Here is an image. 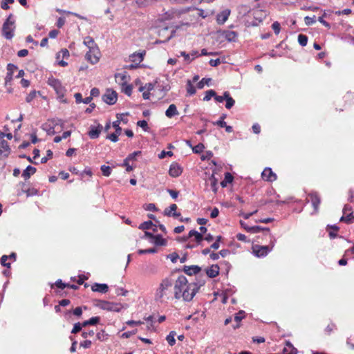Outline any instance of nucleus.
Instances as JSON below:
<instances>
[{"label": "nucleus", "mask_w": 354, "mask_h": 354, "mask_svg": "<svg viewBox=\"0 0 354 354\" xmlns=\"http://www.w3.org/2000/svg\"><path fill=\"white\" fill-rule=\"evenodd\" d=\"M174 293L176 299L190 301L196 294V285L189 283L184 275H180L175 281Z\"/></svg>", "instance_id": "1"}, {"label": "nucleus", "mask_w": 354, "mask_h": 354, "mask_svg": "<svg viewBox=\"0 0 354 354\" xmlns=\"http://www.w3.org/2000/svg\"><path fill=\"white\" fill-rule=\"evenodd\" d=\"M84 44L89 48V50L85 55L86 59L92 64L97 63L100 59V52L93 39L91 37H85Z\"/></svg>", "instance_id": "2"}, {"label": "nucleus", "mask_w": 354, "mask_h": 354, "mask_svg": "<svg viewBox=\"0 0 354 354\" xmlns=\"http://www.w3.org/2000/svg\"><path fill=\"white\" fill-rule=\"evenodd\" d=\"M15 20L13 15L10 14L3 24L2 35L7 39H10L14 36Z\"/></svg>", "instance_id": "3"}, {"label": "nucleus", "mask_w": 354, "mask_h": 354, "mask_svg": "<svg viewBox=\"0 0 354 354\" xmlns=\"http://www.w3.org/2000/svg\"><path fill=\"white\" fill-rule=\"evenodd\" d=\"M48 84L51 86L57 95V97L62 102L65 100H62L66 93V88L62 86L60 80L53 77H50L48 79Z\"/></svg>", "instance_id": "4"}, {"label": "nucleus", "mask_w": 354, "mask_h": 354, "mask_svg": "<svg viewBox=\"0 0 354 354\" xmlns=\"http://www.w3.org/2000/svg\"><path fill=\"white\" fill-rule=\"evenodd\" d=\"M5 133L0 131V155L3 158H8L10 153V148L7 141L4 140Z\"/></svg>", "instance_id": "5"}, {"label": "nucleus", "mask_w": 354, "mask_h": 354, "mask_svg": "<svg viewBox=\"0 0 354 354\" xmlns=\"http://www.w3.org/2000/svg\"><path fill=\"white\" fill-rule=\"evenodd\" d=\"M95 305L97 307L100 308L102 310H121V308H124V306H121L120 304H112L109 302H106L104 301H96Z\"/></svg>", "instance_id": "6"}, {"label": "nucleus", "mask_w": 354, "mask_h": 354, "mask_svg": "<svg viewBox=\"0 0 354 354\" xmlns=\"http://www.w3.org/2000/svg\"><path fill=\"white\" fill-rule=\"evenodd\" d=\"M171 285L172 283L169 279H165L162 280L157 290L156 297L159 299L162 298L165 295H166V291L171 286Z\"/></svg>", "instance_id": "7"}, {"label": "nucleus", "mask_w": 354, "mask_h": 354, "mask_svg": "<svg viewBox=\"0 0 354 354\" xmlns=\"http://www.w3.org/2000/svg\"><path fill=\"white\" fill-rule=\"evenodd\" d=\"M118 94L115 91L108 89L102 96L103 100L108 104L113 105L117 101Z\"/></svg>", "instance_id": "8"}, {"label": "nucleus", "mask_w": 354, "mask_h": 354, "mask_svg": "<svg viewBox=\"0 0 354 354\" xmlns=\"http://www.w3.org/2000/svg\"><path fill=\"white\" fill-rule=\"evenodd\" d=\"M218 33L220 36L225 38L227 41H236L238 33L235 31L225 30L222 31H218Z\"/></svg>", "instance_id": "9"}, {"label": "nucleus", "mask_w": 354, "mask_h": 354, "mask_svg": "<svg viewBox=\"0 0 354 354\" xmlns=\"http://www.w3.org/2000/svg\"><path fill=\"white\" fill-rule=\"evenodd\" d=\"M261 177L263 180L268 182H273L277 179V175L270 167H266L264 169L261 173Z\"/></svg>", "instance_id": "10"}, {"label": "nucleus", "mask_w": 354, "mask_h": 354, "mask_svg": "<svg viewBox=\"0 0 354 354\" xmlns=\"http://www.w3.org/2000/svg\"><path fill=\"white\" fill-rule=\"evenodd\" d=\"M309 200H310L312 205L314 207L315 213H317L319 209V206L321 203V199L317 193H310L308 194Z\"/></svg>", "instance_id": "11"}, {"label": "nucleus", "mask_w": 354, "mask_h": 354, "mask_svg": "<svg viewBox=\"0 0 354 354\" xmlns=\"http://www.w3.org/2000/svg\"><path fill=\"white\" fill-rule=\"evenodd\" d=\"M178 207L176 204H171L168 208L164 211V214L167 216H172L174 218H178L180 213L176 212Z\"/></svg>", "instance_id": "12"}, {"label": "nucleus", "mask_w": 354, "mask_h": 354, "mask_svg": "<svg viewBox=\"0 0 354 354\" xmlns=\"http://www.w3.org/2000/svg\"><path fill=\"white\" fill-rule=\"evenodd\" d=\"M182 168L178 163L174 162L170 165L169 174L171 176L178 177L182 174Z\"/></svg>", "instance_id": "13"}, {"label": "nucleus", "mask_w": 354, "mask_h": 354, "mask_svg": "<svg viewBox=\"0 0 354 354\" xmlns=\"http://www.w3.org/2000/svg\"><path fill=\"white\" fill-rule=\"evenodd\" d=\"M183 271L188 275L198 274L201 272V268L196 265L190 266H185L183 267Z\"/></svg>", "instance_id": "14"}, {"label": "nucleus", "mask_w": 354, "mask_h": 354, "mask_svg": "<svg viewBox=\"0 0 354 354\" xmlns=\"http://www.w3.org/2000/svg\"><path fill=\"white\" fill-rule=\"evenodd\" d=\"M219 274V267L218 265H212L205 270V276L209 278H214Z\"/></svg>", "instance_id": "15"}, {"label": "nucleus", "mask_w": 354, "mask_h": 354, "mask_svg": "<svg viewBox=\"0 0 354 354\" xmlns=\"http://www.w3.org/2000/svg\"><path fill=\"white\" fill-rule=\"evenodd\" d=\"M230 15V10L225 9L218 13L216 17V21L218 24H223L228 19Z\"/></svg>", "instance_id": "16"}, {"label": "nucleus", "mask_w": 354, "mask_h": 354, "mask_svg": "<svg viewBox=\"0 0 354 354\" xmlns=\"http://www.w3.org/2000/svg\"><path fill=\"white\" fill-rule=\"evenodd\" d=\"M268 246H256L254 248V252L258 257H265L270 252Z\"/></svg>", "instance_id": "17"}, {"label": "nucleus", "mask_w": 354, "mask_h": 354, "mask_svg": "<svg viewBox=\"0 0 354 354\" xmlns=\"http://www.w3.org/2000/svg\"><path fill=\"white\" fill-rule=\"evenodd\" d=\"M102 126L100 124L97 127H91V130L88 131V136L91 139L97 138L102 130Z\"/></svg>", "instance_id": "18"}, {"label": "nucleus", "mask_w": 354, "mask_h": 354, "mask_svg": "<svg viewBox=\"0 0 354 354\" xmlns=\"http://www.w3.org/2000/svg\"><path fill=\"white\" fill-rule=\"evenodd\" d=\"M91 290L94 292L106 293L109 290V286L105 283H95L91 286Z\"/></svg>", "instance_id": "19"}, {"label": "nucleus", "mask_w": 354, "mask_h": 354, "mask_svg": "<svg viewBox=\"0 0 354 354\" xmlns=\"http://www.w3.org/2000/svg\"><path fill=\"white\" fill-rule=\"evenodd\" d=\"M198 279H196V281L192 282L194 285H196V292L198 291L201 287L204 286L205 283V280L207 279V277L204 273H199L197 276Z\"/></svg>", "instance_id": "20"}, {"label": "nucleus", "mask_w": 354, "mask_h": 354, "mask_svg": "<svg viewBox=\"0 0 354 354\" xmlns=\"http://www.w3.org/2000/svg\"><path fill=\"white\" fill-rule=\"evenodd\" d=\"M129 77L128 76L127 72H123L115 75L116 82H118L122 86L127 84Z\"/></svg>", "instance_id": "21"}, {"label": "nucleus", "mask_w": 354, "mask_h": 354, "mask_svg": "<svg viewBox=\"0 0 354 354\" xmlns=\"http://www.w3.org/2000/svg\"><path fill=\"white\" fill-rule=\"evenodd\" d=\"M165 115L169 118H171L174 115H178V111L177 110L176 106L174 104H170L167 111H165Z\"/></svg>", "instance_id": "22"}, {"label": "nucleus", "mask_w": 354, "mask_h": 354, "mask_svg": "<svg viewBox=\"0 0 354 354\" xmlns=\"http://www.w3.org/2000/svg\"><path fill=\"white\" fill-rule=\"evenodd\" d=\"M297 350L292 346V344L287 342L286 347L283 349V354H297Z\"/></svg>", "instance_id": "23"}, {"label": "nucleus", "mask_w": 354, "mask_h": 354, "mask_svg": "<svg viewBox=\"0 0 354 354\" xmlns=\"http://www.w3.org/2000/svg\"><path fill=\"white\" fill-rule=\"evenodd\" d=\"M225 100L226 101L225 107L227 109H231L235 103L234 100L230 95L229 92H224Z\"/></svg>", "instance_id": "24"}, {"label": "nucleus", "mask_w": 354, "mask_h": 354, "mask_svg": "<svg viewBox=\"0 0 354 354\" xmlns=\"http://www.w3.org/2000/svg\"><path fill=\"white\" fill-rule=\"evenodd\" d=\"M36 168L30 165L28 166L26 169L23 171L22 176L26 179H28L31 175H33L36 172Z\"/></svg>", "instance_id": "25"}, {"label": "nucleus", "mask_w": 354, "mask_h": 354, "mask_svg": "<svg viewBox=\"0 0 354 354\" xmlns=\"http://www.w3.org/2000/svg\"><path fill=\"white\" fill-rule=\"evenodd\" d=\"M188 236L189 238L194 236L196 241L198 243H201L203 240V236L202 234L194 230L189 231Z\"/></svg>", "instance_id": "26"}, {"label": "nucleus", "mask_w": 354, "mask_h": 354, "mask_svg": "<svg viewBox=\"0 0 354 354\" xmlns=\"http://www.w3.org/2000/svg\"><path fill=\"white\" fill-rule=\"evenodd\" d=\"M208 182L210 183V185H211V187H212V189L216 193L217 192V189H218V180L217 178L215 177L214 174H212L209 179H208Z\"/></svg>", "instance_id": "27"}, {"label": "nucleus", "mask_w": 354, "mask_h": 354, "mask_svg": "<svg viewBox=\"0 0 354 354\" xmlns=\"http://www.w3.org/2000/svg\"><path fill=\"white\" fill-rule=\"evenodd\" d=\"M233 181V176L229 172L225 174V178L221 181V185L223 187H225L227 183H231Z\"/></svg>", "instance_id": "28"}, {"label": "nucleus", "mask_w": 354, "mask_h": 354, "mask_svg": "<svg viewBox=\"0 0 354 354\" xmlns=\"http://www.w3.org/2000/svg\"><path fill=\"white\" fill-rule=\"evenodd\" d=\"M244 313L245 311H239V313H237L235 317H234V320L239 323V322H241L245 317L244 315ZM240 325L239 324H236V325H234L233 326V328L234 329H236L238 328H239Z\"/></svg>", "instance_id": "29"}, {"label": "nucleus", "mask_w": 354, "mask_h": 354, "mask_svg": "<svg viewBox=\"0 0 354 354\" xmlns=\"http://www.w3.org/2000/svg\"><path fill=\"white\" fill-rule=\"evenodd\" d=\"M153 240L156 245H165L167 244V241L161 235H156Z\"/></svg>", "instance_id": "30"}, {"label": "nucleus", "mask_w": 354, "mask_h": 354, "mask_svg": "<svg viewBox=\"0 0 354 354\" xmlns=\"http://www.w3.org/2000/svg\"><path fill=\"white\" fill-rule=\"evenodd\" d=\"M176 335V332L172 330L169 333V334L166 337V339H167L168 344L171 346L176 344V339H175Z\"/></svg>", "instance_id": "31"}, {"label": "nucleus", "mask_w": 354, "mask_h": 354, "mask_svg": "<svg viewBox=\"0 0 354 354\" xmlns=\"http://www.w3.org/2000/svg\"><path fill=\"white\" fill-rule=\"evenodd\" d=\"M141 153V151H137L130 153L124 160L123 165H127V162L130 160H135L136 156Z\"/></svg>", "instance_id": "32"}, {"label": "nucleus", "mask_w": 354, "mask_h": 354, "mask_svg": "<svg viewBox=\"0 0 354 354\" xmlns=\"http://www.w3.org/2000/svg\"><path fill=\"white\" fill-rule=\"evenodd\" d=\"M145 55V53H134L131 56V60L133 62H138V63L141 62L143 60V56Z\"/></svg>", "instance_id": "33"}, {"label": "nucleus", "mask_w": 354, "mask_h": 354, "mask_svg": "<svg viewBox=\"0 0 354 354\" xmlns=\"http://www.w3.org/2000/svg\"><path fill=\"white\" fill-rule=\"evenodd\" d=\"M187 92L189 95H193L196 93V88L189 80L187 81Z\"/></svg>", "instance_id": "34"}, {"label": "nucleus", "mask_w": 354, "mask_h": 354, "mask_svg": "<svg viewBox=\"0 0 354 354\" xmlns=\"http://www.w3.org/2000/svg\"><path fill=\"white\" fill-rule=\"evenodd\" d=\"M145 320H146L148 323V325L147 326V330H154V326H153V316L152 315H149L148 317H145Z\"/></svg>", "instance_id": "35"}, {"label": "nucleus", "mask_w": 354, "mask_h": 354, "mask_svg": "<svg viewBox=\"0 0 354 354\" xmlns=\"http://www.w3.org/2000/svg\"><path fill=\"white\" fill-rule=\"evenodd\" d=\"M132 88H133V86L131 84H124L122 86V91L123 93H124L126 95H127L128 96H130L131 95Z\"/></svg>", "instance_id": "36"}, {"label": "nucleus", "mask_w": 354, "mask_h": 354, "mask_svg": "<svg viewBox=\"0 0 354 354\" xmlns=\"http://www.w3.org/2000/svg\"><path fill=\"white\" fill-rule=\"evenodd\" d=\"M154 225V224L152 223V221H145L141 223L139 226V229L140 230H149L151 229L152 227Z\"/></svg>", "instance_id": "37"}, {"label": "nucleus", "mask_w": 354, "mask_h": 354, "mask_svg": "<svg viewBox=\"0 0 354 354\" xmlns=\"http://www.w3.org/2000/svg\"><path fill=\"white\" fill-rule=\"evenodd\" d=\"M298 42L301 46H306L308 43V37L303 34L299 35Z\"/></svg>", "instance_id": "38"}, {"label": "nucleus", "mask_w": 354, "mask_h": 354, "mask_svg": "<svg viewBox=\"0 0 354 354\" xmlns=\"http://www.w3.org/2000/svg\"><path fill=\"white\" fill-rule=\"evenodd\" d=\"M99 317H94L91 318L90 319L85 321L82 323L83 326H86L88 325H95L99 322Z\"/></svg>", "instance_id": "39"}, {"label": "nucleus", "mask_w": 354, "mask_h": 354, "mask_svg": "<svg viewBox=\"0 0 354 354\" xmlns=\"http://www.w3.org/2000/svg\"><path fill=\"white\" fill-rule=\"evenodd\" d=\"M340 221H344L346 223H354V216L353 214H349L346 216H342Z\"/></svg>", "instance_id": "40"}, {"label": "nucleus", "mask_w": 354, "mask_h": 354, "mask_svg": "<svg viewBox=\"0 0 354 354\" xmlns=\"http://www.w3.org/2000/svg\"><path fill=\"white\" fill-rule=\"evenodd\" d=\"M70 304V300L64 299L58 302V304L55 306V310H59V306L65 307Z\"/></svg>", "instance_id": "41"}, {"label": "nucleus", "mask_w": 354, "mask_h": 354, "mask_svg": "<svg viewBox=\"0 0 354 354\" xmlns=\"http://www.w3.org/2000/svg\"><path fill=\"white\" fill-rule=\"evenodd\" d=\"M101 171L104 176H109L111 174V168L109 166L102 165Z\"/></svg>", "instance_id": "42"}, {"label": "nucleus", "mask_w": 354, "mask_h": 354, "mask_svg": "<svg viewBox=\"0 0 354 354\" xmlns=\"http://www.w3.org/2000/svg\"><path fill=\"white\" fill-rule=\"evenodd\" d=\"M216 96V92L214 90H209L205 92V95L203 98L204 101H209L212 97Z\"/></svg>", "instance_id": "43"}, {"label": "nucleus", "mask_w": 354, "mask_h": 354, "mask_svg": "<svg viewBox=\"0 0 354 354\" xmlns=\"http://www.w3.org/2000/svg\"><path fill=\"white\" fill-rule=\"evenodd\" d=\"M261 230H266L268 232H269V231H270L269 228H263L260 226H252L250 229V232L258 233V232H261Z\"/></svg>", "instance_id": "44"}, {"label": "nucleus", "mask_w": 354, "mask_h": 354, "mask_svg": "<svg viewBox=\"0 0 354 354\" xmlns=\"http://www.w3.org/2000/svg\"><path fill=\"white\" fill-rule=\"evenodd\" d=\"M211 81L210 78H203L197 84V87L199 89H201L204 87L205 84L209 85V82Z\"/></svg>", "instance_id": "45"}, {"label": "nucleus", "mask_w": 354, "mask_h": 354, "mask_svg": "<svg viewBox=\"0 0 354 354\" xmlns=\"http://www.w3.org/2000/svg\"><path fill=\"white\" fill-rule=\"evenodd\" d=\"M304 21L307 26L312 25L316 22V17L315 15H313L312 17L306 16L304 18Z\"/></svg>", "instance_id": "46"}, {"label": "nucleus", "mask_w": 354, "mask_h": 354, "mask_svg": "<svg viewBox=\"0 0 354 354\" xmlns=\"http://www.w3.org/2000/svg\"><path fill=\"white\" fill-rule=\"evenodd\" d=\"M204 149H205V147H204L203 144H202V143H199L197 145H196L194 147L192 148L193 151L195 153H201Z\"/></svg>", "instance_id": "47"}, {"label": "nucleus", "mask_w": 354, "mask_h": 354, "mask_svg": "<svg viewBox=\"0 0 354 354\" xmlns=\"http://www.w3.org/2000/svg\"><path fill=\"white\" fill-rule=\"evenodd\" d=\"M157 252V250L154 248H149V249H145V250H139L138 251L139 254H149V253H156Z\"/></svg>", "instance_id": "48"}, {"label": "nucleus", "mask_w": 354, "mask_h": 354, "mask_svg": "<svg viewBox=\"0 0 354 354\" xmlns=\"http://www.w3.org/2000/svg\"><path fill=\"white\" fill-rule=\"evenodd\" d=\"M8 260V255H3L1 258V263L3 266L10 268V263H7Z\"/></svg>", "instance_id": "49"}, {"label": "nucleus", "mask_w": 354, "mask_h": 354, "mask_svg": "<svg viewBox=\"0 0 354 354\" xmlns=\"http://www.w3.org/2000/svg\"><path fill=\"white\" fill-rule=\"evenodd\" d=\"M137 125L140 127L145 131H148L149 127L146 120H140L137 122Z\"/></svg>", "instance_id": "50"}, {"label": "nucleus", "mask_w": 354, "mask_h": 354, "mask_svg": "<svg viewBox=\"0 0 354 354\" xmlns=\"http://www.w3.org/2000/svg\"><path fill=\"white\" fill-rule=\"evenodd\" d=\"M37 95V92L35 91H31L26 97V101L27 102H30L35 98Z\"/></svg>", "instance_id": "51"}, {"label": "nucleus", "mask_w": 354, "mask_h": 354, "mask_svg": "<svg viewBox=\"0 0 354 354\" xmlns=\"http://www.w3.org/2000/svg\"><path fill=\"white\" fill-rule=\"evenodd\" d=\"M120 120H116L113 122V127L115 129V133L118 134H121L122 132V128L119 126L120 125Z\"/></svg>", "instance_id": "52"}, {"label": "nucleus", "mask_w": 354, "mask_h": 354, "mask_svg": "<svg viewBox=\"0 0 354 354\" xmlns=\"http://www.w3.org/2000/svg\"><path fill=\"white\" fill-rule=\"evenodd\" d=\"M272 28L273 29L274 33L278 35L280 32V24L277 21L274 22L272 24Z\"/></svg>", "instance_id": "53"}, {"label": "nucleus", "mask_w": 354, "mask_h": 354, "mask_svg": "<svg viewBox=\"0 0 354 354\" xmlns=\"http://www.w3.org/2000/svg\"><path fill=\"white\" fill-rule=\"evenodd\" d=\"M84 327L82 326V323H76L74 326H73V328L71 331L72 333H78L79 331H80L82 330V328Z\"/></svg>", "instance_id": "54"}, {"label": "nucleus", "mask_w": 354, "mask_h": 354, "mask_svg": "<svg viewBox=\"0 0 354 354\" xmlns=\"http://www.w3.org/2000/svg\"><path fill=\"white\" fill-rule=\"evenodd\" d=\"M344 257H351L354 258V245L345 251Z\"/></svg>", "instance_id": "55"}, {"label": "nucleus", "mask_w": 354, "mask_h": 354, "mask_svg": "<svg viewBox=\"0 0 354 354\" xmlns=\"http://www.w3.org/2000/svg\"><path fill=\"white\" fill-rule=\"evenodd\" d=\"M120 136V134H118L117 133H111L110 135H109L106 138L111 140L112 142H117L118 140V136Z\"/></svg>", "instance_id": "56"}, {"label": "nucleus", "mask_w": 354, "mask_h": 354, "mask_svg": "<svg viewBox=\"0 0 354 354\" xmlns=\"http://www.w3.org/2000/svg\"><path fill=\"white\" fill-rule=\"evenodd\" d=\"M180 55L183 56L185 59V61L189 64L192 62V59L190 57V55L189 53H187L185 51H181L180 52Z\"/></svg>", "instance_id": "57"}, {"label": "nucleus", "mask_w": 354, "mask_h": 354, "mask_svg": "<svg viewBox=\"0 0 354 354\" xmlns=\"http://www.w3.org/2000/svg\"><path fill=\"white\" fill-rule=\"evenodd\" d=\"M325 16H326V14L324 13V14L323 15V16L319 17L318 18V21H319L321 24H322L325 27H326V28H330V24H329V23H328L326 21H325V20L324 19V17Z\"/></svg>", "instance_id": "58"}, {"label": "nucleus", "mask_w": 354, "mask_h": 354, "mask_svg": "<svg viewBox=\"0 0 354 354\" xmlns=\"http://www.w3.org/2000/svg\"><path fill=\"white\" fill-rule=\"evenodd\" d=\"M53 156V151L51 150H48L47 151V156H46V157H43L41 160V163H46L48 158H52Z\"/></svg>", "instance_id": "59"}, {"label": "nucleus", "mask_w": 354, "mask_h": 354, "mask_svg": "<svg viewBox=\"0 0 354 354\" xmlns=\"http://www.w3.org/2000/svg\"><path fill=\"white\" fill-rule=\"evenodd\" d=\"M145 209L147 211H156L157 208L153 203H148L145 205Z\"/></svg>", "instance_id": "60"}, {"label": "nucleus", "mask_w": 354, "mask_h": 354, "mask_svg": "<svg viewBox=\"0 0 354 354\" xmlns=\"http://www.w3.org/2000/svg\"><path fill=\"white\" fill-rule=\"evenodd\" d=\"M142 324H143V322H142L140 320H138V321L129 320V321L127 322V324L130 326H138V325H140Z\"/></svg>", "instance_id": "61"}, {"label": "nucleus", "mask_w": 354, "mask_h": 354, "mask_svg": "<svg viewBox=\"0 0 354 354\" xmlns=\"http://www.w3.org/2000/svg\"><path fill=\"white\" fill-rule=\"evenodd\" d=\"M55 285L58 288L60 289H64L66 287H69V285L64 283L60 279L56 281Z\"/></svg>", "instance_id": "62"}, {"label": "nucleus", "mask_w": 354, "mask_h": 354, "mask_svg": "<svg viewBox=\"0 0 354 354\" xmlns=\"http://www.w3.org/2000/svg\"><path fill=\"white\" fill-rule=\"evenodd\" d=\"M335 328V324H328L326 326V328H325L326 333L327 335H330L331 333V332L334 330Z\"/></svg>", "instance_id": "63"}, {"label": "nucleus", "mask_w": 354, "mask_h": 354, "mask_svg": "<svg viewBox=\"0 0 354 354\" xmlns=\"http://www.w3.org/2000/svg\"><path fill=\"white\" fill-rule=\"evenodd\" d=\"M65 22L66 20L64 17H59L56 25L59 28H61L64 25Z\"/></svg>", "instance_id": "64"}]
</instances>
